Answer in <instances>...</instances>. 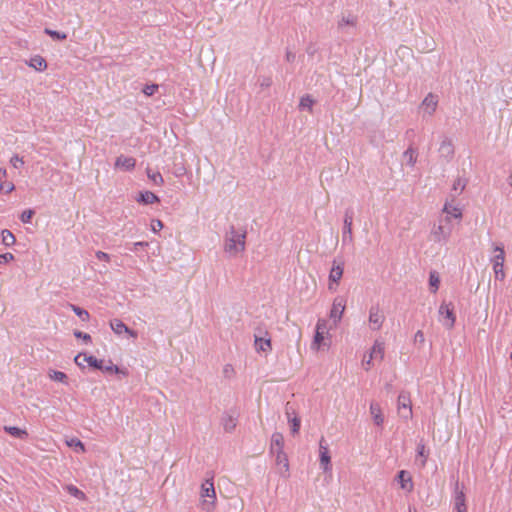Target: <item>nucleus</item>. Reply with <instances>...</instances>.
Returning <instances> with one entry per match:
<instances>
[{
  "label": "nucleus",
  "mask_w": 512,
  "mask_h": 512,
  "mask_svg": "<svg viewBox=\"0 0 512 512\" xmlns=\"http://www.w3.org/2000/svg\"><path fill=\"white\" fill-rule=\"evenodd\" d=\"M221 424L223 426V429L226 432L230 433V432L234 431V429L237 426V418L231 414H225V415H223V417L221 419Z\"/></svg>",
  "instance_id": "21"
},
{
  "label": "nucleus",
  "mask_w": 512,
  "mask_h": 512,
  "mask_svg": "<svg viewBox=\"0 0 512 512\" xmlns=\"http://www.w3.org/2000/svg\"><path fill=\"white\" fill-rule=\"evenodd\" d=\"M45 33L47 35H49L50 37H52L53 39H57V40H65L67 38L66 33L56 31V30H51L48 28L45 29Z\"/></svg>",
  "instance_id": "41"
},
{
  "label": "nucleus",
  "mask_w": 512,
  "mask_h": 512,
  "mask_svg": "<svg viewBox=\"0 0 512 512\" xmlns=\"http://www.w3.org/2000/svg\"><path fill=\"white\" fill-rule=\"evenodd\" d=\"M320 334L328 335V322L325 319H319L316 324V330Z\"/></svg>",
  "instance_id": "42"
},
{
  "label": "nucleus",
  "mask_w": 512,
  "mask_h": 512,
  "mask_svg": "<svg viewBox=\"0 0 512 512\" xmlns=\"http://www.w3.org/2000/svg\"><path fill=\"white\" fill-rule=\"evenodd\" d=\"M66 445L68 447L74 448L76 450V452H80V453L85 452V446L78 438L73 437V438L67 439Z\"/></svg>",
  "instance_id": "31"
},
{
  "label": "nucleus",
  "mask_w": 512,
  "mask_h": 512,
  "mask_svg": "<svg viewBox=\"0 0 512 512\" xmlns=\"http://www.w3.org/2000/svg\"><path fill=\"white\" fill-rule=\"evenodd\" d=\"M398 482L402 490L407 493L412 492L414 488L413 480L409 472L405 470L399 471L397 475Z\"/></svg>",
  "instance_id": "14"
},
{
  "label": "nucleus",
  "mask_w": 512,
  "mask_h": 512,
  "mask_svg": "<svg viewBox=\"0 0 512 512\" xmlns=\"http://www.w3.org/2000/svg\"><path fill=\"white\" fill-rule=\"evenodd\" d=\"M384 314L378 307H372L369 313V326L372 330H379L384 322Z\"/></svg>",
  "instance_id": "10"
},
{
  "label": "nucleus",
  "mask_w": 512,
  "mask_h": 512,
  "mask_svg": "<svg viewBox=\"0 0 512 512\" xmlns=\"http://www.w3.org/2000/svg\"><path fill=\"white\" fill-rule=\"evenodd\" d=\"M201 507L206 512H212L216 505V492L212 479H206L201 485Z\"/></svg>",
  "instance_id": "2"
},
{
  "label": "nucleus",
  "mask_w": 512,
  "mask_h": 512,
  "mask_svg": "<svg viewBox=\"0 0 512 512\" xmlns=\"http://www.w3.org/2000/svg\"><path fill=\"white\" fill-rule=\"evenodd\" d=\"M495 252H498L492 259L493 271L495 274V278L503 281L506 277L504 271V262H505V252L502 246H496L494 248Z\"/></svg>",
  "instance_id": "5"
},
{
  "label": "nucleus",
  "mask_w": 512,
  "mask_h": 512,
  "mask_svg": "<svg viewBox=\"0 0 512 512\" xmlns=\"http://www.w3.org/2000/svg\"><path fill=\"white\" fill-rule=\"evenodd\" d=\"M13 260H14V255L12 253L7 252L4 254H0V265L9 263Z\"/></svg>",
  "instance_id": "48"
},
{
  "label": "nucleus",
  "mask_w": 512,
  "mask_h": 512,
  "mask_svg": "<svg viewBox=\"0 0 512 512\" xmlns=\"http://www.w3.org/2000/svg\"><path fill=\"white\" fill-rule=\"evenodd\" d=\"M438 105V98L436 95L429 93L422 101L421 103V110L424 114L432 115L437 108Z\"/></svg>",
  "instance_id": "13"
},
{
  "label": "nucleus",
  "mask_w": 512,
  "mask_h": 512,
  "mask_svg": "<svg viewBox=\"0 0 512 512\" xmlns=\"http://www.w3.org/2000/svg\"><path fill=\"white\" fill-rule=\"evenodd\" d=\"M49 378L53 381L61 382L64 384H68V377L62 371L52 370L49 372Z\"/></svg>",
  "instance_id": "30"
},
{
  "label": "nucleus",
  "mask_w": 512,
  "mask_h": 512,
  "mask_svg": "<svg viewBox=\"0 0 512 512\" xmlns=\"http://www.w3.org/2000/svg\"><path fill=\"white\" fill-rule=\"evenodd\" d=\"M450 2H457L458 0H449Z\"/></svg>",
  "instance_id": "62"
},
{
  "label": "nucleus",
  "mask_w": 512,
  "mask_h": 512,
  "mask_svg": "<svg viewBox=\"0 0 512 512\" xmlns=\"http://www.w3.org/2000/svg\"><path fill=\"white\" fill-rule=\"evenodd\" d=\"M101 370L109 373H122L125 376L127 375V371L120 369L117 365H113L111 362L109 365H103Z\"/></svg>",
  "instance_id": "40"
},
{
  "label": "nucleus",
  "mask_w": 512,
  "mask_h": 512,
  "mask_svg": "<svg viewBox=\"0 0 512 512\" xmlns=\"http://www.w3.org/2000/svg\"><path fill=\"white\" fill-rule=\"evenodd\" d=\"M454 510L456 512H467L466 498L462 490L457 491L455 494Z\"/></svg>",
  "instance_id": "19"
},
{
  "label": "nucleus",
  "mask_w": 512,
  "mask_h": 512,
  "mask_svg": "<svg viewBox=\"0 0 512 512\" xmlns=\"http://www.w3.org/2000/svg\"><path fill=\"white\" fill-rule=\"evenodd\" d=\"M147 246H148V242H144V241H139V242L133 243L134 249H137L140 247H147Z\"/></svg>",
  "instance_id": "56"
},
{
  "label": "nucleus",
  "mask_w": 512,
  "mask_h": 512,
  "mask_svg": "<svg viewBox=\"0 0 512 512\" xmlns=\"http://www.w3.org/2000/svg\"><path fill=\"white\" fill-rule=\"evenodd\" d=\"M4 430L10 434L11 436L13 437H16V438H19V439H24L28 436V433L25 429H21L19 427H15V426H5L4 427Z\"/></svg>",
  "instance_id": "25"
},
{
  "label": "nucleus",
  "mask_w": 512,
  "mask_h": 512,
  "mask_svg": "<svg viewBox=\"0 0 512 512\" xmlns=\"http://www.w3.org/2000/svg\"><path fill=\"white\" fill-rule=\"evenodd\" d=\"M350 19L349 17L348 18H343L340 22H339V27L342 28L344 26H349L350 24Z\"/></svg>",
  "instance_id": "57"
},
{
  "label": "nucleus",
  "mask_w": 512,
  "mask_h": 512,
  "mask_svg": "<svg viewBox=\"0 0 512 512\" xmlns=\"http://www.w3.org/2000/svg\"><path fill=\"white\" fill-rule=\"evenodd\" d=\"M255 348L257 351L269 352L271 350V340L265 337H255Z\"/></svg>",
  "instance_id": "23"
},
{
  "label": "nucleus",
  "mask_w": 512,
  "mask_h": 512,
  "mask_svg": "<svg viewBox=\"0 0 512 512\" xmlns=\"http://www.w3.org/2000/svg\"><path fill=\"white\" fill-rule=\"evenodd\" d=\"M137 201L143 204H154L160 201L159 197L150 191L141 192Z\"/></svg>",
  "instance_id": "22"
},
{
  "label": "nucleus",
  "mask_w": 512,
  "mask_h": 512,
  "mask_svg": "<svg viewBox=\"0 0 512 512\" xmlns=\"http://www.w3.org/2000/svg\"><path fill=\"white\" fill-rule=\"evenodd\" d=\"M417 455L421 458L420 466L423 468L426 466L429 451L427 450L425 444L423 442L418 443L417 445Z\"/></svg>",
  "instance_id": "27"
},
{
  "label": "nucleus",
  "mask_w": 512,
  "mask_h": 512,
  "mask_svg": "<svg viewBox=\"0 0 512 512\" xmlns=\"http://www.w3.org/2000/svg\"><path fill=\"white\" fill-rule=\"evenodd\" d=\"M150 227L154 233H157L163 228V222L161 220L154 219L151 221Z\"/></svg>",
  "instance_id": "47"
},
{
  "label": "nucleus",
  "mask_w": 512,
  "mask_h": 512,
  "mask_svg": "<svg viewBox=\"0 0 512 512\" xmlns=\"http://www.w3.org/2000/svg\"><path fill=\"white\" fill-rule=\"evenodd\" d=\"M246 230L230 226L224 236L223 250L229 257H237L246 249Z\"/></svg>",
  "instance_id": "1"
},
{
  "label": "nucleus",
  "mask_w": 512,
  "mask_h": 512,
  "mask_svg": "<svg viewBox=\"0 0 512 512\" xmlns=\"http://www.w3.org/2000/svg\"><path fill=\"white\" fill-rule=\"evenodd\" d=\"M385 346L381 341H375L368 355H365L362 365L369 370L376 363H380L384 358Z\"/></svg>",
  "instance_id": "3"
},
{
  "label": "nucleus",
  "mask_w": 512,
  "mask_h": 512,
  "mask_svg": "<svg viewBox=\"0 0 512 512\" xmlns=\"http://www.w3.org/2000/svg\"><path fill=\"white\" fill-rule=\"evenodd\" d=\"M343 275V264L338 261H334L329 274V285L330 290H335L339 280Z\"/></svg>",
  "instance_id": "9"
},
{
  "label": "nucleus",
  "mask_w": 512,
  "mask_h": 512,
  "mask_svg": "<svg viewBox=\"0 0 512 512\" xmlns=\"http://www.w3.org/2000/svg\"><path fill=\"white\" fill-rule=\"evenodd\" d=\"M34 215V211L31 210V209H28V210H24L21 215H20V220L23 222V223H30L31 222V219Z\"/></svg>",
  "instance_id": "43"
},
{
  "label": "nucleus",
  "mask_w": 512,
  "mask_h": 512,
  "mask_svg": "<svg viewBox=\"0 0 512 512\" xmlns=\"http://www.w3.org/2000/svg\"><path fill=\"white\" fill-rule=\"evenodd\" d=\"M405 157H407L410 161L411 164H414L415 162V151L413 149H408L406 152H405Z\"/></svg>",
  "instance_id": "52"
},
{
  "label": "nucleus",
  "mask_w": 512,
  "mask_h": 512,
  "mask_svg": "<svg viewBox=\"0 0 512 512\" xmlns=\"http://www.w3.org/2000/svg\"><path fill=\"white\" fill-rule=\"evenodd\" d=\"M286 413L288 415V421H289L290 426H291L292 434H297L299 432V430H300V425H301L300 418L297 417V416H294V417L290 418V413L288 411Z\"/></svg>",
  "instance_id": "35"
},
{
  "label": "nucleus",
  "mask_w": 512,
  "mask_h": 512,
  "mask_svg": "<svg viewBox=\"0 0 512 512\" xmlns=\"http://www.w3.org/2000/svg\"><path fill=\"white\" fill-rule=\"evenodd\" d=\"M136 160L133 157L119 156L115 161V167L125 171H131L135 168Z\"/></svg>",
  "instance_id": "17"
},
{
  "label": "nucleus",
  "mask_w": 512,
  "mask_h": 512,
  "mask_svg": "<svg viewBox=\"0 0 512 512\" xmlns=\"http://www.w3.org/2000/svg\"><path fill=\"white\" fill-rule=\"evenodd\" d=\"M84 361L86 363H88L91 367H94L96 369L100 370V369L103 368L104 361L103 360H99V359L95 358L94 356L84 355Z\"/></svg>",
  "instance_id": "37"
},
{
  "label": "nucleus",
  "mask_w": 512,
  "mask_h": 512,
  "mask_svg": "<svg viewBox=\"0 0 512 512\" xmlns=\"http://www.w3.org/2000/svg\"><path fill=\"white\" fill-rule=\"evenodd\" d=\"M96 258L100 261L109 262L110 261V255L103 251H97L95 254Z\"/></svg>",
  "instance_id": "50"
},
{
  "label": "nucleus",
  "mask_w": 512,
  "mask_h": 512,
  "mask_svg": "<svg viewBox=\"0 0 512 512\" xmlns=\"http://www.w3.org/2000/svg\"><path fill=\"white\" fill-rule=\"evenodd\" d=\"M439 315L441 322L446 328L452 329L454 327L456 316L451 303H442L439 307Z\"/></svg>",
  "instance_id": "6"
},
{
  "label": "nucleus",
  "mask_w": 512,
  "mask_h": 512,
  "mask_svg": "<svg viewBox=\"0 0 512 512\" xmlns=\"http://www.w3.org/2000/svg\"><path fill=\"white\" fill-rule=\"evenodd\" d=\"M15 189L12 182H0V191L9 194Z\"/></svg>",
  "instance_id": "44"
},
{
  "label": "nucleus",
  "mask_w": 512,
  "mask_h": 512,
  "mask_svg": "<svg viewBox=\"0 0 512 512\" xmlns=\"http://www.w3.org/2000/svg\"><path fill=\"white\" fill-rule=\"evenodd\" d=\"M345 299L343 297H336L334 299L331 311H330V318L337 323L340 321L342 314L345 310Z\"/></svg>",
  "instance_id": "12"
},
{
  "label": "nucleus",
  "mask_w": 512,
  "mask_h": 512,
  "mask_svg": "<svg viewBox=\"0 0 512 512\" xmlns=\"http://www.w3.org/2000/svg\"><path fill=\"white\" fill-rule=\"evenodd\" d=\"M275 457L276 465L279 466V473L288 477L289 475V461L285 452H280L273 455Z\"/></svg>",
  "instance_id": "16"
},
{
  "label": "nucleus",
  "mask_w": 512,
  "mask_h": 512,
  "mask_svg": "<svg viewBox=\"0 0 512 512\" xmlns=\"http://www.w3.org/2000/svg\"><path fill=\"white\" fill-rule=\"evenodd\" d=\"M148 178L156 185L161 186L164 183V179L160 172L152 171L151 169H147Z\"/></svg>",
  "instance_id": "33"
},
{
  "label": "nucleus",
  "mask_w": 512,
  "mask_h": 512,
  "mask_svg": "<svg viewBox=\"0 0 512 512\" xmlns=\"http://www.w3.org/2000/svg\"><path fill=\"white\" fill-rule=\"evenodd\" d=\"M442 212L445 214V221L450 222L451 219L461 220L463 216L462 208L453 202H446Z\"/></svg>",
  "instance_id": "8"
},
{
  "label": "nucleus",
  "mask_w": 512,
  "mask_h": 512,
  "mask_svg": "<svg viewBox=\"0 0 512 512\" xmlns=\"http://www.w3.org/2000/svg\"><path fill=\"white\" fill-rule=\"evenodd\" d=\"M1 240H2V244L6 247H11L15 244L16 242V238L15 236L13 235V233L8 230V229H4L2 230L1 232Z\"/></svg>",
  "instance_id": "26"
},
{
  "label": "nucleus",
  "mask_w": 512,
  "mask_h": 512,
  "mask_svg": "<svg viewBox=\"0 0 512 512\" xmlns=\"http://www.w3.org/2000/svg\"><path fill=\"white\" fill-rule=\"evenodd\" d=\"M272 81L270 78H263V80L260 83V86L262 88H268L271 85Z\"/></svg>",
  "instance_id": "55"
},
{
  "label": "nucleus",
  "mask_w": 512,
  "mask_h": 512,
  "mask_svg": "<svg viewBox=\"0 0 512 512\" xmlns=\"http://www.w3.org/2000/svg\"><path fill=\"white\" fill-rule=\"evenodd\" d=\"M397 411L405 420L412 418V401L409 392H401L397 398Z\"/></svg>",
  "instance_id": "4"
},
{
  "label": "nucleus",
  "mask_w": 512,
  "mask_h": 512,
  "mask_svg": "<svg viewBox=\"0 0 512 512\" xmlns=\"http://www.w3.org/2000/svg\"><path fill=\"white\" fill-rule=\"evenodd\" d=\"M314 103H315V101L310 95H305V96L301 97V99H300L299 109L307 110L311 113L313 110Z\"/></svg>",
  "instance_id": "28"
},
{
  "label": "nucleus",
  "mask_w": 512,
  "mask_h": 512,
  "mask_svg": "<svg viewBox=\"0 0 512 512\" xmlns=\"http://www.w3.org/2000/svg\"><path fill=\"white\" fill-rule=\"evenodd\" d=\"M343 239L344 241L352 240V222L349 221L348 217H346L344 221Z\"/></svg>",
  "instance_id": "36"
},
{
  "label": "nucleus",
  "mask_w": 512,
  "mask_h": 512,
  "mask_svg": "<svg viewBox=\"0 0 512 512\" xmlns=\"http://www.w3.org/2000/svg\"><path fill=\"white\" fill-rule=\"evenodd\" d=\"M429 285L431 287L432 293H436L438 291L440 285V277L437 272H430Z\"/></svg>",
  "instance_id": "32"
},
{
  "label": "nucleus",
  "mask_w": 512,
  "mask_h": 512,
  "mask_svg": "<svg viewBox=\"0 0 512 512\" xmlns=\"http://www.w3.org/2000/svg\"><path fill=\"white\" fill-rule=\"evenodd\" d=\"M435 238L437 240L447 239L450 235V230L445 229L443 226L439 225L433 232Z\"/></svg>",
  "instance_id": "39"
},
{
  "label": "nucleus",
  "mask_w": 512,
  "mask_h": 512,
  "mask_svg": "<svg viewBox=\"0 0 512 512\" xmlns=\"http://www.w3.org/2000/svg\"><path fill=\"white\" fill-rule=\"evenodd\" d=\"M233 371H234L233 367L230 364H226L223 368V373L225 376H229L230 374L233 373Z\"/></svg>",
  "instance_id": "54"
},
{
  "label": "nucleus",
  "mask_w": 512,
  "mask_h": 512,
  "mask_svg": "<svg viewBox=\"0 0 512 512\" xmlns=\"http://www.w3.org/2000/svg\"><path fill=\"white\" fill-rule=\"evenodd\" d=\"M27 65L36 71L42 72L47 69L46 60L40 55L32 56L29 61L26 62Z\"/></svg>",
  "instance_id": "18"
},
{
  "label": "nucleus",
  "mask_w": 512,
  "mask_h": 512,
  "mask_svg": "<svg viewBox=\"0 0 512 512\" xmlns=\"http://www.w3.org/2000/svg\"><path fill=\"white\" fill-rule=\"evenodd\" d=\"M74 336L76 338L83 339L85 342H91V336L87 333L81 332V331H75Z\"/></svg>",
  "instance_id": "51"
},
{
  "label": "nucleus",
  "mask_w": 512,
  "mask_h": 512,
  "mask_svg": "<svg viewBox=\"0 0 512 512\" xmlns=\"http://www.w3.org/2000/svg\"><path fill=\"white\" fill-rule=\"evenodd\" d=\"M157 90H158V85L151 84V85H146L142 91L146 96H152Z\"/></svg>",
  "instance_id": "45"
},
{
  "label": "nucleus",
  "mask_w": 512,
  "mask_h": 512,
  "mask_svg": "<svg viewBox=\"0 0 512 512\" xmlns=\"http://www.w3.org/2000/svg\"><path fill=\"white\" fill-rule=\"evenodd\" d=\"M7 174L6 169H0V178L5 177Z\"/></svg>",
  "instance_id": "59"
},
{
  "label": "nucleus",
  "mask_w": 512,
  "mask_h": 512,
  "mask_svg": "<svg viewBox=\"0 0 512 512\" xmlns=\"http://www.w3.org/2000/svg\"><path fill=\"white\" fill-rule=\"evenodd\" d=\"M319 460L320 466L322 467L323 471L330 472L332 469L331 457L329 453L328 444L326 443L323 437L319 441Z\"/></svg>",
  "instance_id": "7"
},
{
  "label": "nucleus",
  "mask_w": 512,
  "mask_h": 512,
  "mask_svg": "<svg viewBox=\"0 0 512 512\" xmlns=\"http://www.w3.org/2000/svg\"><path fill=\"white\" fill-rule=\"evenodd\" d=\"M414 342H415V343H419V344H423V343L425 342V336H424L423 331L418 330V331L414 334Z\"/></svg>",
  "instance_id": "49"
},
{
  "label": "nucleus",
  "mask_w": 512,
  "mask_h": 512,
  "mask_svg": "<svg viewBox=\"0 0 512 512\" xmlns=\"http://www.w3.org/2000/svg\"><path fill=\"white\" fill-rule=\"evenodd\" d=\"M84 353H79L75 358H74V361L75 363L80 366V367H84Z\"/></svg>",
  "instance_id": "53"
},
{
  "label": "nucleus",
  "mask_w": 512,
  "mask_h": 512,
  "mask_svg": "<svg viewBox=\"0 0 512 512\" xmlns=\"http://www.w3.org/2000/svg\"><path fill=\"white\" fill-rule=\"evenodd\" d=\"M508 183L512 187V173H511V175L508 178Z\"/></svg>",
  "instance_id": "60"
},
{
  "label": "nucleus",
  "mask_w": 512,
  "mask_h": 512,
  "mask_svg": "<svg viewBox=\"0 0 512 512\" xmlns=\"http://www.w3.org/2000/svg\"><path fill=\"white\" fill-rule=\"evenodd\" d=\"M326 339V335L320 334L319 331H315L314 339L311 343V349L314 351H319L323 347L329 346V343L326 341Z\"/></svg>",
  "instance_id": "20"
},
{
  "label": "nucleus",
  "mask_w": 512,
  "mask_h": 512,
  "mask_svg": "<svg viewBox=\"0 0 512 512\" xmlns=\"http://www.w3.org/2000/svg\"><path fill=\"white\" fill-rule=\"evenodd\" d=\"M71 309L82 321L89 320L90 315L85 309L73 304L71 305Z\"/></svg>",
  "instance_id": "38"
},
{
  "label": "nucleus",
  "mask_w": 512,
  "mask_h": 512,
  "mask_svg": "<svg viewBox=\"0 0 512 512\" xmlns=\"http://www.w3.org/2000/svg\"><path fill=\"white\" fill-rule=\"evenodd\" d=\"M10 163L13 165V167L20 168L24 165V160L22 157H19L18 155H14L11 158Z\"/></svg>",
  "instance_id": "46"
},
{
  "label": "nucleus",
  "mask_w": 512,
  "mask_h": 512,
  "mask_svg": "<svg viewBox=\"0 0 512 512\" xmlns=\"http://www.w3.org/2000/svg\"><path fill=\"white\" fill-rule=\"evenodd\" d=\"M370 413L377 425H381L383 423L384 416L378 403H371Z\"/></svg>",
  "instance_id": "24"
},
{
  "label": "nucleus",
  "mask_w": 512,
  "mask_h": 512,
  "mask_svg": "<svg viewBox=\"0 0 512 512\" xmlns=\"http://www.w3.org/2000/svg\"><path fill=\"white\" fill-rule=\"evenodd\" d=\"M66 491L73 497L79 499V500H85L86 499V495L83 491H81L80 489H78L76 486L74 485H67L66 486Z\"/></svg>",
  "instance_id": "34"
},
{
  "label": "nucleus",
  "mask_w": 512,
  "mask_h": 512,
  "mask_svg": "<svg viewBox=\"0 0 512 512\" xmlns=\"http://www.w3.org/2000/svg\"><path fill=\"white\" fill-rule=\"evenodd\" d=\"M110 327H111L112 331L117 335L127 333L131 338H137V336H138L136 331L128 328L126 326V324L123 321H121L120 319L111 320Z\"/></svg>",
  "instance_id": "11"
},
{
  "label": "nucleus",
  "mask_w": 512,
  "mask_h": 512,
  "mask_svg": "<svg viewBox=\"0 0 512 512\" xmlns=\"http://www.w3.org/2000/svg\"><path fill=\"white\" fill-rule=\"evenodd\" d=\"M294 55L291 53V52H287L286 54V58L288 61H292L294 59Z\"/></svg>",
  "instance_id": "58"
},
{
  "label": "nucleus",
  "mask_w": 512,
  "mask_h": 512,
  "mask_svg": "<svg viewBox=\"0 0 512 512\" xmlns=\"http://www.w3.org/2000/svg\"><path fill=\"white\" fill-rule=\"evenodd\" d=\"M466 184V179L463 177H457L452 184V190L455 192V195H460L464 191Z\"/></svg>",
  "instance_id": "29"
},
{
  "label": "nucleus",
  "mask_w": 512,
  "mask_h": 512,
  "mask_svg": "<svg viewBox=\"0 0 512 512\" xmlns=\"http://www.w3.org/2000/svg\"><path fill=\"white\" fill-rule=\"evenodd\" d=\"M409 512H417L415 508H409Z\"/></svg>",
  "instance_id": "61"
},
{
  "label": "nucleus",
  "mask_w": 512,
  "mask_h": 512,
  "mask_svg": "<svg viewBox=\"0 0 512 512\" xmlns=\"http://www.w3.org/2000/svg\"><path fill=\"white\" fill-rule=\"evenodd\" d=\"M284 452V437L280 432H274L271 436L270 454Z\"/></svg>",
  "instance_id": "15"
}]
</instances>
